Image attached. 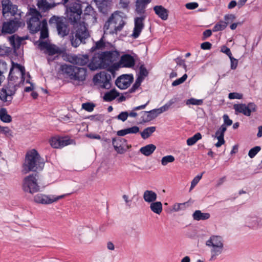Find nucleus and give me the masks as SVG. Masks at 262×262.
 Wrapping results in <instances>:
<instances>
[{
	"label": "nucleus",
	"instance_id": "nucleus-1",
	"mask_svg": "<svg viewBox=\"0 0 262 262\" xmlns=\"http://www.w3.org/2000/svg\"><path fill=\"white\" fill-rule=\"evenodd\" d=\"M67 17L75 28V32L70 36L71 45L76 48L89 37L90 34L85 24L81 21V6L77 3H71L67 8Z\"/></svg>",
	"mask_w": 262,
	"mask_h": 262
},
{
	"label": "nucleus",
	"instance_id": "nucleus-2",
	"mask_svg": "<svg viewBox=\"0 0 262 262\" xmlns=\"http://www.w3.org/2000/svg\"><path fill=\"white\" fill-rule=\"evenodd\" d=\"M119 53L117 51H110L103 52L97 60L94 57L89 64V67L92 70L98 69L107 68V67L116 61L119 57Z\"/></svg>",
	"mask_w": 262,
	"mask_h": 262
},
{
	"label": "nucleus",
	"instance_id": "nucleus-3",
	"mask_svg": "<svg viewBox=\"0 0 262 262\" xmlns=\"http://www.w3.org/2000/svg\"><path fill=\"white\" fill-rule=\"evenodd\" d=\"M44 167V162L38 152L34 149L29 151L24 165L25 173L29 171L41 170Z\"/></svg>",
	"mask_w": 262,
	"mask_h": 262
},
{
	"label": "nucleus",
	"instance_id": "nucleus-4",
	"mask_svg": "<svg viewBox=\"0 0 262 262\" xmlns=\"http://www.w3.org/2000/svg\"><path fill=\"white\" fill-rule=\"evenodd\" d=\"M62 74L78 84L83 82L87 76L86 68H79L72 65L63 64L60 67Z\"/></svg>",
	"mask_w": 262,
	"mask_h": 262
},
{
	"label": "nucleus",
	"instance_id": "nucleus-5",
	"mask_svg": "<svg viewBox=\"0 0 262 262\" xmlns=\"http://www.w3.org/2000/svg\"><path fill=\"white\" fill-rule=\"evenodd\" d=\"M125 25L123 17L117 12L112 14L107 21L105 22L104 27L105 34H117L122 29Z\"/></svg>",
	"mask_w": 262,
	"mask_h": 262
},
{
	"label": "nucleus",
	"instance_id": "nucleus-6",
	"mask_svg": "<svg viewBox=\"0 0 262 262\" xmlns=\"http://www.w3.org/2000/svg\"><path fill=\"white\" fill-rule=\"evenodd\" d=\"M224 239L223 236L212 235L206 241L205 245L210 249V259L215 260L217 256L221 254L224 250Z\"/></svg>",
	"mask_w": 262,
	"mask_h": 262
},
{
	"label": "nucleus",
	"instance_id": "nucleus-7",
	"mask_svg": "<svg viewBox=\"0 0 262 262\" xmlns=\"http://www.w3.org/2000/svg\"><path fill=\"white\" fill-rule=\"evenodd\" d=\"M28 14L29 16L27 21L28 28L32 33H36L39 31L42 26V21H40L42 16L35 8H30Z\"/></svg>",
	"mask_w": 262,
	"mask_h": 262
},
{
	"label": "nucleus",
	"instance_id": "nucleus-8",
	"mask_svg": "<svg viewBox=\"0 0 262 262\" xmlns=\"http://www.w3.org/2000/svg\"><path fill=\"white\" fill-rule=\"evenodd\" d=\"M16 91L15 85L11 82H9L7 85L4 86L0 90V100L5 103V105H9Z\"/></svg>",
	"mask_w": 262,
	"mask_h": 262
},
{
	"label": "nucleus",
	"instance_id": "nucleus-9",
	"mask_svg": "<svg viewBox=\"0 0 262 262\" xmlns=\"http://www.w3.org/2000/svg\"><path fill=\"white\" fill-rule=\"evenodd\" d=\"M38 46L40 49L43 50L44 53L48 56H52L55 55L53 58H51L49 57L48 58V60L49 62L55 60L58 56V55L62 52L60 48L54 45L51 44L47 41H40Z\"/></svg>",
	"mask_w": 262,
	"mask_h": 262
},
{
	"label": "nucleus",
	"instance_id": "nucleus-10",
	"mask_svg": "<svg viewBox=\"0 0 262 262\" xmlns=\"http://www.w3.org/2000/svg\"><path fill=\"white\" fill-rule=\"evenodd\" d=\"M50 24L56 25L58 34L62 37L68 35L70 29L64 18L53 16L49 20Z\"/></svg>",
	"mask_w": 262,
	"mask_h": 262
},
{
	"label": "nucleus",
	"instance_id": "nucleus-11",
	"mask_svg": "<svg viewBox=\"0 0 262 262\" xmlns=\"http://www.w3.org/2000/svg\"><path fill=\"white\" fill-rule=\"evenodd\" d=\"M36 174H30L25 177L23 180V189L24 191L34 193L40 190Z\"/></svg>",
	"mask_w": 262,
	"mask_h": 262
},
{
	"label": "nucleus",
	"instance_id": "nucleus-12",
	"mask_svg": "<svg viewBox=\"0 0 262 262\" xmlns=\"http://www.w3.org/2000/svg\"><path fill=\"white\" fill-rule=\"evenodd\" d=\"M95 85L104 89L112 87L111 75L105 72H101L94 76L93 79Z\"/></svg>",
	"mask_w": 262,
	"mask_h": 262
},
{
	"label": "nucleus",
	"instance_id": "nucleus-13",
	"mask_svg": "<svg viewBox=\"0 0 262 262\" xmlns=\"http://www.w3.org/2000/svg\"><path fill=\"white\" fill-rule=\"evenodd\" d=\"M3 14L4 16H8L10 14L15 16L16 19L21 17L22 12L18 9L16 5H13L10 0H3L2 2Z\"/></svg>",
	"mask_w": 262,
	"mask_h": 262
},
{
	"label": "nucleus",
	"instance_id": "nucleus-14",
	"mask_svg": "<svg viewBox=\"0 0 262 262\" xmlns=\"http://www.w3.org/2000/svg\"><path fill=\"white\" fill-rule=\"evenodd\" d=\"M65 194L60 195H46L43 193H38L33 198L35 203L40 204H50L57 202L60 199L63 198Z\"/></svg>",
	"mask_w": 262,
	"mask_h": 262
},
{
	"label": "nucleus",
	"instance_id": "nucleus-15",
	"mask_svg": "<svg viewBox=\"0 0 262 262\" xmlns=\"http://www.w3.org/2000/svg\"><path fill=\"white\" fill-rule=\"evenodd\" d=\"M233 108L236 115L242 113L246 116H250L252 112L256 111V106L252 102L249 103L247 105L243 103L235 104L233 105Z\"/></svg>",
	"mask_w": 262,
	"mask_h": 262
},
{
	"label": "nucleus",
	"instance_id": "nucleus-16",
	"mask_svg": "<svg viewBox=\"0 0 262 262\" xmlns=\"http://www.w3.org/2000/svg\"><path fill=\"white\" fill-rule=\"evenodd\" d=\"M67 61L74 64L84 66L89 61V56L85 55H68Z\"/></svg>",
	"mask_w": 262,
	"mask_h": 262
},
{
	"label": "nucleus",
	"instance_id": "nucleus-17",
	"mask_svg": "<svg viewBox=\"0 0 262 262\" xmlns=\"http://www.w3.org/2000/svg\"><path fill=\"white\" fill-rule=\"evenodd\" d=\"M133 75H123L118 77L116 80V85L120 89H127L133 81Z\"/></svg>",
	"mask_w": 262,
	"mask_h": 262
},
{
	"label": "nucleus",
	"instance_id": "nucleus-18",
	"mask_svg": "<svg viewBox=\"0 0 262 262\" xmlns=\"http://www.w3.org/2000/svg\"><path fill=\"white\" fill-rule=\"evenodd\" d=\"M145 17V15H142L141 17H137L135 18L134 28L133 34L132 35L133 38H137L139 36L142 30L144 27V20Z\"/></svg>",
	"mask_w": 262,
	"mask_h": 262
},
{
	"label": "nucleus",
	"instance_id": "nucleus-19",
	"mask_svg": "<svg viewBox=\"0 0 262 262\" xmlns=\"http://www.w3.org/2000/svg\"><path fill=\"white\" fill-rule=\"evenodd\" d=\"M20 23L18 20H11L3 24V32L12 34L15 32L20 27Z\"/></svg>",
	"mask_w": 262,
	"mask_h": 262
},
{
	"label": "nucleus",
	"instance_id": "nucleus-20",
	"mask_svg": "<svg viewBox=\"0 0 262 262\" xmlns=\"http://www.w3.org/2000/svg\"><path fill=\"white\" fill-rule=\"evenodd\" d=\"M126 140L121 138H114L112 140V144L115 150L120 154H124L126 150L124 146L126 144Z\"/></svg>",
	"mask_w": 262,
	"mask_h": 262
},
{
	"label": "nucleus",
	"instance_id": "nucleus-21",
	"mask_svg": "<svg viewBox=\"0 0 262 262\" xmlns=\"http://www.w3.org/2000/svg\"><path fill=\"white\" fill-rule=\"evenodd\" d=\"M70 144V140L66 137H53L50 140V144L53 148H62Z\"/></svg>",
	"mask_w": 262,
	"mask_h": 262
},
{
	"label": "nucleus",
	"instance_id": "nucleus-22",
	"mask_svg": "<svg viewBox=\"0 0 262 262\" xmlns=\"http://www.w3.org/2000/svg\"><path fill=\"white\" fill-rule=\"evenodd\" d=\"M227 130V127L225 124H222L218 129L215 134V138L218 141L215 143V145L216 147H220L223 145L225 141L224 140V134Z\"/></svg>",
	"mask_w": 262,
	"mask_h": 262
},
{
	"label": "nucleus",
	"instance_id": "nucleus-23",
	"mask_svg": "<svg viewBox=\"0 0 262 262\" xmlns=\"http://www.w3.org/2000/svg\"><path fill=\"white\" fill-rule=\"evenodd\" d=\"M119 63L122 67L132 68L135 66V60L133 56L126 54L121 57Z\"/></svg>",
	"mask_w": 262,
	"mask_h": 262
},
{
	"label": "nucleus",
	"instance_id": "nucleus-24",
	"mask_svg": "<svg viewBox=\"0 0 262 262\" xmlns=\"http://www.w3.org/2000/svg\"><path fill=\"white\" fill-rule=\"evenodd\" d=\"M155 13L162 20H165L168 18V10L162 6H156L154 7Z\"/></svg>",
	"mask_w": 262,
	"mask_h": 262
},
{
	"label": "nucleus",
	"instance_id": "nucleus-25",
	"mask_svg": "<svg viewBox=\"0 0 262 262\" xmlns=\"http://www.w3.org/2000/svg\"><path fill=\"white\" fill-rule=\"evenodd\" d=\"M143 198L145 202L151 203L156 201L157 194L152 190H146L143 193Z\"/></svg>",
	"mask_w": 262,
	"mask_h": 262
},
{
	"label": "nucleus",
	"instance_id": "nucleus-26",
	"mask_svg": "<svg viewBox=\"0 0 262 262\" xmlns=\"http://www.w3.org/2000/svg\"><path fill=\"white\" fill-rule=\"evenodd\" d=\"M210 215L209 213L202 212L201 210H195L192 214L193 219L195 221L206 220L209 219Z\"/></svg>",
	"mask_w": 262,
	"mask_h": 262
},
{
	"label": "nucleus",
	"instance_id": "nucleus-27",
	"mask_svg": "<svg viewBox=\"0 0 262 262\" xmlns=\"http://www.w3.org/2000/svg\"><path fill=\"white\" fill-rule=\"evenodd\" d=\"M37 5L43 12H46L55 6L54 4L49 3L47 0H38Z\"/></svg>",
	"mask_w": 262,
	"mask_h": 262
},
{
	"label": "nucleus",
	"instance_id": "nucleus-28",
	"mask_svg": "<svg viewBox=\"0 0 262 262\" xmlns=\"http://www.w3.org/2000/svg\"><path fill=\"white\" fill-rule=\"evenodd\" d=\"M119 95V93L114 89L106 92L103 97V99L105 101L110 102L116 99Z\"/></svg>",
	"mask_w": 262,
	"mask_h": 262
},
{
	"label": "nucleus",
	"instance_id": "nucleus-29",
	"mask_svg": "<svg viewBox=\"0 0 262 262\" xmlns=\"http://www.w3.org/2000/svg\"><path fill=\"white\" fill-rule=\"evenodd\" d=\"M156 149V146L152 144H148L140 149V152L146 156L151 155Z\"/></svg>",
	"mask_w": 262,
	"mask_h": 262
},
{
	"label": "nucleus",
	"instance_id": "nucleus-30",
	"mask_svg": "<svg viewBox=\"0 0 262 262\" xmlns=\"http://www.w3.org/2000/svg\"><path fill=\"white\" fill-rule=\"evenodd\" d=\"M39 30H40V36L39 40V43L40 41H43L42 40V39L47 38L49 36L48 25L45 20L42 21V26L40 27Z\"/></svg>",
	"mask_w": 262,
	"mask_h": 262
},
{
	"label": "nucleus",
	"instance_id": "nucleus-31",
	"mask_svg": "<svg viewBox=\"0 0 262 262\" xmlns=\"http://www.w3.org/2000/svg\"><path fill=\"white\" fill-rule=\"evenodd\" d=\"M150 210L155 213L160 214L162 211V204L161 202H153L150 204Z\"/></svg>",
	"mask_w": 262,
	"mask_h": 262
},
{
	"label": "nucleus",
	"instance_id": "nucleus-32",
	"mask_svg": "<svg viewBox=\"0 0 262 262\" xmlns=\"http://www.w3.org/2000/svg\"><path fill=\"white\" fill-rule=\"evenodd\" d=\"M246 223L251 228H255L258 226V219L255 216H247L246 218Z\"/></svg>",
	"mask_w": 262,
	"mask_h": 262
},
{
	"label": "nucleus",
	"instance_id": "nucleus-33",
	"mask_svg": "<svg viewBox=\"0 0 262 262\" xmlns=\"http://www.w3.org/2000/svg\"><path fill=\"white\" fill-rule=\"evenodd\" d=\"M0 119L1 120L6 123H9L12 121V118L9 115L6 108H2L0 109Z\"/></svg>",
	"mask_w": 262,
	"mask_h": 262
},
{
	"label": "nucleus",
	"instance_id": "nucleus-34",
	"mask_svg": "<svg viewBox=\"0 0 262 262\" xmlns=\"http://www.w3.org/2000/svg\"><path fill=\"white\" fill-rule=\"evenodd\" d=\"M9 42L11 45L13 47V49L16 50L18 49L21 44V39L19 37H15L14 36H12L9 38Z\"/></svg>",
	"mask_w": 262,
	"mask_h": 262
},
{
	"label": "nucleus",
	"instance_id": "nucleus-35",
	"mask_svg": "<svg viewBox=\"0 0 262 262\" xmlns=\"http://www.w3.org/2000/svg\"><path fill=\"white\" fill-rule=\"evenodd\" d=\"M156 130V127L150 126L145 128L143 132L141 133V136L144 139L149 138L150 135Z\"/></svg>",
	"mask_w": 262,
	"mask_h": 262
},
{
	"label": "nucleus",
	"instance_id": "nucleus-36",
	"mask_svg": "<svg viewBox=\"0 0 262 262\" xmlns=\"http://www.w3.org/2000/svg\"><path fill=\"white\" fill-rule=\"evenodd\" d=\"M201 138V134L200 133H198L187 140V144L188 146H192L195 144L196 142Z\"/></svg>",
	"mask_w": 262,
	"mask_h": 262
},
{
	"label": "nucleus",
	"instance_id": "nucleus-37",
	"mask_svg": "<svg viewBox=\"0 0 262 262\" xmlns=\"http://www.w3.org/2000/svg\"><path fill=\"white\" fill-rule=\"evenodd\" d=\"M147 4L139 2H136V11L138 14H143Z\"/></svg>",
	"mask_w": 262,
	"mask_h": 262
},
{
	"label": "nucleus",
	"instance_id": "nucleus-38",
	"mask_svg": "<svg viewBox=\"0 0 262 262\" xmlns=\"http://www.w3.org/2000/svg\"><path fill=\"white\" fill-rule=\"evenodd\" d=\"M149 102V101H148L145 104L134 107L133 110L130 113H128V116L133 118L136 117L138 114L137 113L135 112V111L144 109Z\"/></svg>",
	"mask_w": 262,
	"mask_h": 262
},
{
	"label": "nucleus",
	"instance_id": "nucleus-39",
	"mask_svg": "<svg viewBox=\"0 0 262 262\" xmlns=\"http://www.w3.org/2000/svg\"><path fill=\"white\" fill-rule=\"evenodd\" d=\"M148 114L150 116L151 120L155 119L159 115L162 114L163 113V111H162L161 107L158 108H155L153 109L152 110H150L149 111H147Z\"/></svg>",
	"mask_w": 262,
	"mask_h": 262
},
{
	"label": "nucleus",
	"instance_id": "nucleus-40",
	"mask_svg": "<svg viewBox=\"0 0 262 262\" xmlns=\"http://www.w3.org/2000/svg\"><path fill=\"white\" fill-rule=\"evenodd\" d=\"M175 158L172 155H167L163 157L161 159V164L163 166H166L168 163H172L174 161Z\"/></svg>",
	"mask_w": 262,
	"mask_h": 262
},
{
	"label": "nucleus",
	"instance_id": "nucleus-41",
	"mask_svg": "<svg viewBox=\"0 0 262 262\" xmlns=\"http://www.w3.org/2000/svg\"><path fill=\"white\" fill-rule=\"evenodd\" d=\"M148 72L145 67L142 65L140 67L139 69V76L137 78L138 79H140L141 81L145 78L148 75Z\"/></svg>",
	"mask_w": 262,
	"mask_h": 262
},
{
	"label": "nucleus",
	"instance_id": "nucleus-42",
	"mask_svg": "<svg viewBox=\"0 0 262 262\" xmlns=\"http://www.w3.org/2000/svg\"><path fill=\"white\" fill-rule=\"evenodd\" d=\"M140 121L141 123H146L151 121L150 116L147 111H143L140 113Z\"/></svg>",
	"mask_w": 262,
	"mask_h": 262
},
{
	"label": "nucleus",
	"instance_id": "nucleus-43",
	"mask_svg": "<svg viewBox=\"0 0 262 262\" xmlns=\"http://www.w3.org/2000/svg\"><path fill=\"white\" fill-rule=\"evenodd\" d=\"M186 104L187 105H201L203 104V100L196 99L193 98L188 99L186 101Z\"/></svg>",
	"mask_w": 262,
	"mask_h": 262
},
{
	"label": "nucleus",
	"instance_id": "nucleus-44",
	"mask_svg": "<svg viewBox=\"0 0 262 262\" xmlns=\"http://www.w3.org/2000/svg\"><path fill=\"white\" fill-rule=\"evenodd\" d=\"M187 203H176L172 206V210L175 212H177L180 210L185 209L187 206Z\"/></svg>",
	"mask_w": 262,
	"mask_h": 262
},
{
	"label": "nucleus",
	"instance_id": "nucleus-45",
	"mask_svg": "<svg viewBox=\"0 0 262 262\" xmlns=\"http://www.w3.org/2000/svg\"><path fill=\"white\" fill-rule=\"evenodd\" d=\"M227 27V23L224 21H220L218 24H216L213 28V32H217L224 30Z\"/></svg>",
	"mask_w": 262,
	"mask_h": 262
},
{
	"label": "nucleus",
	"instance_id": "nucleus-46",
	"mask_svg": "<svg viewBox=\"0 0 262 262\" xmlns=\"http://www.w3.org/2000/svg\"><path fill=\"white\" fill-rule=\"evenodd\" d=\"M204 173V172H203V173H202L200 174L197 175L196 177H195L194 178V179L191 181V186H190L189 191H191V190H192V189L198 184V183H199L200 180L201 179L203 174Z\"/></svg>",
	"mask_w": 262,
	"mask_h": 262
},
{
	"label": "nucleus",
	"instance_id": "nucleus-47",
	"mask_svg": "<svg viewBox=\"0 0 262 262\" xmlns=\"http://www.w3.org/2000/svg\"><path fill=\"white\" fill-rule=\"evenodd\" d=\"M95 105L93 103L86 102L82 104V108L89 112H91L94 110Z\"/></svg>",
	"mask_w": 262,
	"mask_h": 262
},
{
	"label": "nucleus",
	"instance_id": "nucleus-48",
	"mask_svg": "<svg viewBox=\"0 0 262 262\" xmlns=\"http://www.w3.org/2000/svg\"><path fill=\"white\" fill-rule=\"evenodd\" d=\"M260 147L258 146H255L251 148L248 152V156L250 158H253L260 150Z\"/></svg>",
	"mask_w": 262,
	"mask_h": 262
},
{
	"label": "nucleus",
	"instance_id": "nucleus-49",
	"mask_svg": "<svg viewBox=\"0 0 262 262\" xmlns=\"http://www.w3.org/2000/svg\"><path fill=\"white\" fill-rule=\"evenodd\" d=\"M105 46V43L102 37L99 41L96 42L95 46L92 48L93 51L100 49Z\"/></svg>",
	"mask_w": 262,
	"mask_h": 262
},
{
	"label": "nucleus",
	"instance_id": "nucleus-50",
	"mask_svg": "<svg viewBox=\"0 0 262 262\" xmlns=\"http://www.w3.org/2000/svg\"><path fill=\"white\" fill-rule=\"evenodd\" d=\"M187 78V75L186 74H185L182 77L177 79L174 81H173V82L172 83V85L173 86H176L182 84L186 80Z\"/></svg>",
	"mask_w": 262,
	"mask_h": 262
},
{
	"label": "nucleus",
	"instance_id": "nucleus-51",
	"mask_svg": "<svg viewBox=\"0 0 262 262\" xmlns=\"http://www.w3.org/2000/svg\"><path fill=\"white\" fill-rule=\"evenodd\" d=\"M176 100L174 99H170L165 104L161 107L163 112L167 111L169 107L175 103Z\"/></svg>",
	"mask_w": 262,
	"mask_h": 262
},
{
	"label": "nucleus",
	"instance_id": "nucleus-52",
	"mask_svg": "<svg viewBox=\"0 0 262 262\" xmlns=\"http://www.w3.org/2000/svg\"><path fill=\"white\" fill-rule=\"evenodd\" d=\"M128 116V113L127 112H122L117 116V118L124 122L126 120Z\"/></svg>",
	"mask_w": 262,
	"mask_h": 262
},
{
	"label": "nucleus",
	"instance_id": "nucleus-53",
	"mask_svg": "<svg viewBox=\"0 0 262 262\" xmlns=\"http://www.w3.org/2000/svg\"><path fill=\"white\" fill-rule=\"evenodd\" d=\"M142 81H141L140 79H138L137 78L135 83L129 90V92L130 93H133L135 92V91L140 86Z\"/></svg>",
	"mask_w": 262,
	"mask_h": 262
},
{
	"label": "nucleus",
	"instance_id": "nucleus-54",
	"mask_svg": "<svg viewBox=\"0 0 262 262\" xmlns=\"http://www.w3.org/2000/svg\"><path fill=\"white\" fill-rule=\"evenodd\" d=\"M228 98L230 99H241L243 98V95L238 93H230L229 94Z\"/></svg>",
	"mask_w": 262,
	"mask_h": 262
},
{
	"label": "nucleus",
	"instance_id": "nucleus-55",
	"mask_svg": "<svg viewBox=\"0 0 262 262\" xmlns=\"http://www.w3.org/2000/svg\"><path fill=\"white\" fill-rule=\"evenodd\" d=\"M224 19L225 20L224 23H227V25L232 22L235 19V16L233 14H228L225 16Z\"/></svg>",
	"mask_w": 262,
	"mask_h": 262
},
{
	"label": "nucleus",
	"instance_id": "nucleus-56",
	"mask_svg": "<svg viewBox=\"0 0 262 262\" xmlns=\"http://www.w3.org/2000/svg\"><path fill=\"white\" fill-rule=\"evenodd\" d=\"M231 61V69L232 70H235L238 64V60L232 57V56L229 57Z\"/></svg>",
	"mask_w": 262,
	"mask_h": 262
},
{
	"label": "nucleus",
	"instance_id": "nucleus-57",
	"mask_svg": "<svg viewBox=\"0 0 262 262\" xmlns=\"http://www.w3.org/2000/svg\"><path fill=\"white\" fill-rule=\"evenodd\" d=\"M127 134H136L139 132V127L137 126H134L129 128H126Z\"/></svg>",
	"mask_w": 262,
	"mask_h": 262
},
{
	"label": "nucleus",
	"instance_id": "nucleus-58",
	"mask_svg": "<svg viewBox=\"0 0 262 262\" xmlns=\"http://www.w3.org/2000/svg\"><path fill=\"white\" fill-rule=\"evenodd\" d=\"M221 51L226 54L229 57L232 56L230 49L225 46H223L221 47Z\"/></svg>",
	"mask_w": 262,
	"mask_h": 262
},
{
	"label": "nucleus",
	"instance_id": "nucleus-59",
	"mask_svg": "<svg viewBox=\"0 0 262 262\" xmlns=\"http://www.w3.org/2000/svg\"><path fill=\"white\" fill-rule=\"evenodd\" d=\"M199 6V5L197 3L192 2L186 4V7L187 9L189 10H193L196 9Z\"/></svg>",
	"mask_w": 262,
	"mask_h": 262
},
{
	"label": "nucleus",
	"instance_id": "nucleus-60",
	"mask_svg": "<svg viewBox=\"0 0 262 262\" xmlns=\"http://www.w3.org/2000/svg\"><path fill=\"white\" fill-rule=\"evenodd\" d=\"M224 122L226 126H230L232 124V121L229 118L228 116L226 114L224 115L223 116Z\"/></svg>",
	"mask_w": 262,
	"mask_h": 262
},
{
	"label": "nucleus",
	"instance_id": "nucleus-61",
	"mask_svg": "<svg viewBox=\"0 0 262 262\" xmlns=\"http://www.w3.org/2000/svg\"><path fill=\"white\" fill-rule=\"evenodd\" d=\"M107 68H108V71L113 74L116 71L118 70L119 66L116 63H114L110 66H108Z\"/></svg>",
	"mask_w": 262,
	"mask_h": 262
},
{
	"label": "nucleus",
	"instance_id": "nucleus-62",
	"mask_svg": "<svg viewBox=\"0 0 262 262\" xmlns=\"http://www.w3.org/2000/svg\"><path fill=\"white\" fill-rule=\"evenodd\" d=\"M129 4V0H120L119 5L120 7L123 9L128 7Z\"/></svg>",
	"mask_w": 262,
	"mask_h": 262
},
{
	"label": "nucleus",
	"instance_id": "nucleus-63",
	"mask_svg": "<svg viewBox=\"0 0 262 262\" xmlns=\"http://www.w3.org/2000/svg\"><path fill=\"white\" fill-rule=\"evenodd\" d=\"M201 47L203 50H209L211 47V44L209 42H204L201 44Z\"/></svg>",
	"mask_w": 262,
	"mask_h": 262
},
{
	"label": "nucleus",
	"instance_id": "nucleus-64",
	"mask_svg": "<svg viewBox=\"0 0 262 262\" xmlns=\"http://www.w3.org/2000/svg\"><path fill=\"white\" fill-rule=\"evenodd\" d=\"M176 61L178 64L183 66L185 68H186V65L185 63V60L180 57H178L176 59Z\"/></svg>",
	"mask_w": 262,
	"mask_h": 262
}]
</instances>
